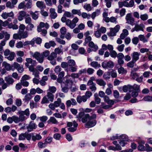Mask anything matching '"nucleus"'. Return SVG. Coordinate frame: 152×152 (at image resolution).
<instances>
[{"label": "nucleus", "instance_id": "1", "mask_svg": "<svg viewBox=\"0 0 152 152\" xmlns=\"http://www.w3.org/2000/svg\"><path fill=\"white\" fill-rule=\"evenodd\" d=\"M66 79L65 82H63L61 84V91L64 93H67L69 89L70 86L73 84V82L69 75H67L65 77Z\"/></svg>", "mask_w": 152, "mask_h": 152}, {"label": "nucleus", "instance_id": "2", "mask_svg": "<svg viewBox=\"0 0 152 152\" xmlns=\"http://www.w3.org/2000/svg\"><path fill=\"white\" fill-rule=\"evenodd\" d=\"M61 20L63 23H65L66 25L70 28L72 29L76 26V23L78 22L79 19L77 17H75L71 20L69 19H67L65 16H63L61 18Z\"/></svg>", "mask_w": 152, "mask_h": 152}, {"label": "nucleus", "instance_id": "3", "mask_svg": "<svg viewBox=\"0 0 152 152\" xmlns=\"http://www.w3.org/2000/svg\"><path fill=\"white\" fill-rule=\"evenodd\" d=\"M96 114H92L89 118L88 121L86 123L85 125L86 128H91L95 126L96 123V121L94 120L96 118Z\"/></svg>", "mask_w": 152, "mask_h": 152}, {"label": "nucleus", "instance_id": "4", "mask_svg": "<svg viewBox=\"0 0 152 152\" xmlns=\"http://www.w3.org/2000/svg\"><path fill=\"white\" fill-rule=\"evenodd\" d=\"M54 96L50 92H48L46 96H44L42 99L41 103L44 104L48 103L50 102H52L54 101Z\"/></svg>", "mask_w": 152, "mask_h": 152}, {"label": "nucleus", "instance_id": "5", "mask_svg": "<svg viewBox=\"0 0 152 152\" xmlns=\"http://www.w3.org/2000/svg\"><path fill=\"white\" fill-rule=\"evenodd\" d=\"M28 36V32L26 31H22L15 34L13 35V38L15 39L20 40L22 39H25Z\"/></svg>", "mask_w": 152, "mask_h": 152}, {"label": "nucleus", "instance_id": "6", "mask_svg": "<svg viewBox=\"0 0 152 152\" xmlns=\"http://www.w3.org/2000/svg\"><path fill=\"white\" fill-rule=\"evenodd\" d=\"M17 114H19L20 115L19 118L20 122H22L25 119V117L24 115L27 116L29 115L30 113L28 108L26 109L25 111H19L17 113Z\"/></svg>", "mask_w": 152, "mask_h": 152}, {"label": "nucleus", "instance_id": "7", "mask_svg": "<svg viewBox=\"0 0 152 152\" xmlns=\"http://www.w3.org/2000/svg\"><path fill=\"white\" fill-rule=\"evenodd\" d=\"M33 57L34 58L40 63H42L43 62L44 58L41 53L36 52L32 55Z\"/></svg>", "mask_w": 152, "mask_h": 152}, {"label": "nucleus", "instance_id": "8", "mask_svg": "<svg viewBox=\"0 0 152 152\" xmlns=\"http://www.w3.org/2000/svg\"><path fill=\"white\" fill-rule=\"evenodd\" d=\"M114 66V64L112 61H104L103 62L102 64V67L105 69H108L113 68Z\"/></svg>", "mask_w": 152, "mask_h": 152}, {"label": "nucleus", "instance_id": "9", "mask_svg": "<svg viewBox=\"0 0 152 152\" xmlns=\"http://www.w3.org/2000/svg\"><path fill=\"white\" fill-rule=\"evenodd\" d=\"M31 134L28 132L21 134L19 136L18 140H23L26 139L28 140H30L31 138Z\"/></svg>", "mask_w": 152, "mask_h": 152}, {"label": "nucleus", "instance_id": "10", "mask_svg": "<svg viewBox=\"0 0 152 152\" xmlns=\"http://www.w3.org/2000/svg\"><path fill=\"white\" fill-rule=\"evenodd\" d=\"M120 26L119 25H117L114 28H111L110 29V33H108V35L110 36H115L116 33L120 29Z\"/></svg>", "mask_w": 152, "mask_h": 152}, {"label": "nucleus", "instance_id": "11", "mask_svg": "<svg viewBox=\"0 0 152 152\" xmlns=\"http://www.w3.org/2000/svg\"><path fill=\"white\" fill-rule=\"evenodd\" d=\"M126 23L133 26L134 25V18L132 16L130 13L127 14L126 17Z\"/></svg>", "mask_w": 152, "mask_h": 152}, {"label": "nucleus", "instance_id": "12", "mask_svg": "<svg viewBox=\"0 0 152 152\" xmlns=\"http://www.w3.org/2000/svg\"><path fill=\"white\" fill-rule=\"evenodd\" d=\"M30 15L26 13L25 11H22L19 12V15L18 16V20L20 21H22L23 19V18L26 17Z\"/></svg>", "mask_w": 152, "mask_h": 152}, {"label": "nucleus", "instance_id": "13", "mask_svg": "<svg viewBox=\"0 0 152 152\" xmlns=\"http://www.w3.org/2000/svg\"><path fill=\"white\" fill-rule=\"evenodd\" d=\"M26 62L25 63V65L26 66H28L31 65H36L37 64L36 61L35 60H33L31 58H27L26 59Z\"/></svg>", "mask_w": 152, "mask_h": 152}, {"label": "nucleus", "instance_id": "14", "mask_svg": "<svg viewBox=\"0 0 152 152\" xmlns=\"http://www.w3.org/2000/svg\"><path fill=\"white\" fill-rule=\"evenodd\" d=\"M140 53L137 52H134L131 54L132 60L134 62H136L139 59Z\"/></svg>", "mask_w": 152, "mask_h": 152}, {"label": "nucleus", "instance_id": "15", "mask_svg": "<svg viewBox=\"0 0 152 152\" xmlns=\"http://www.w3.org/2000/svg\"><path fill=\"white\" fill-rule=\"evenodd\" d=\"M144 27V25L142 23L140 24V25H136L135 27L132 29L131 31L132 32L135 31H138L140 30L143 31V28Z\"/></svg>", "mask_w": 152, "mask_h": 152}, {"label": "nucleus", "instance_id": "16", "mask_svg": "<svg viewBox=\"0 0 152 152\" xmlns=\"http://www.w3.org/2000/svg\"><path fill=\"white\" fill-rule=\"evenodd\" d=\"M37 127V126L36 124L34 122L31 121L30 122L28 126L27 127V129L28 131L31 132L33 129H35Z\"/></svg>", "mask_w": 152, "mask_h": 152}, {"label": "nucleus", "instance_id": "17", "mask_svg": "<svg viewBox=\"0 0 152 152\" xmlns=\"http://www.w3.org/2000/svg\"><path fill=\"white\" fill-rule=\"evenodd\" d=\"M74 127H71L68 129V130L70 132H74L76 131L77 129L78 124L75 121H73Z\"/></svg>", "mask_w": 152, "mask_h": 152}, {"label": "nucleus", "instance_id": "18", "mask_svg": "<svg viewBox=\"0 0 152 152\" xmlns=\"http://www.w3.org/2000/svg\"><path fill=\"white\" fill-rule=\"evenodd\" d=\"M56 45L55 42L53 41H50L49 42H46L45 43L44 46L47 48H50L51 47H54Z\"/></svg>", "mask_w": 152, "mask_h": 152}, {"label": "nucleus", "instance_id": "19", "mask_svg": "<svg viewBox=\"0 0 152 152\" xmlns=\"http://www.w3.org/2000/svg\"><path fill=\"white\" fill-rule=\"evenodd\" d=\"M36 4L37 6L40 9L42 10L46 8V6L44 2L42 1H37Z\"/></svg>", "mask_w": 152, "mask_h": 152}, {"label": "nucleus", "instance_id": "20", "mask_svg": "<svg viewBox=\"0 0 152 152\" xmlns=\"http://www.w3.org/2000/svg\"><path fill=\"white\" fill-rule=\"evenodd\" d=\"M104 101L107 102L108 104L113 105L114 104V101L113 100L110 99L108 96L105 95L103 97Z\"/></svg>", "mask_w": 152, "mask_h": 152}, {"label": "nucleus", "instance_id": "21", "mask_svg": "<svg viewBox=\"0 0 152 152\" xmlns=\"http://www.w3.org/2000/svg\"><path fill=\"white\" fill-rule=\"evenodd\" d=\"M5 80L9 85L12 84L14 82V80L10 76L6 77H5Z\"/></svg>", "mask_w": 152, "mask_h": 152}, {"label": "nucleus", "instance_id": "22", "mask_svg": "<svg viewBox=\"0 0 152 152\" xmlns=\"http://www.w3.org/2000/svg\"><path fill=\"white\" fill-rule=\"evenodd\" d=\"M77 102L79 103H81L82 101L85 102L87 100V98L84 95L82 96H78L77 98Z\"/></svg>", "mask_w": 152, "mask_h": 152}, {"label": "nucleus", "instance_id": "23", "mask_svg": "<svg viewBox=\"0 0 152 152\" xmlns=\"http://www.w3.org/2000/svg\"><path fill=\"white\" fill-rule=\"evenodd\" d=\"M50 17L51 18L54 19L57 16V14L55 12V10L53 8H51L50 9Z\"/></svg>", "mask_w": 152, "mask_h": 152}, {"label": "nucleus", "instance_id": "24", "mask_svg": "<svg viewBox=\"0 0 152 152\" xmlns=\"http://www.w3.org/2000/svg\"><path fill=\"white\" fill-rule=\"evenodd\" d=\"M47 123L50 124L51 123L53 124H57L58 123L57 120L53 117H51L47 121Z\"/></svg>", "mask_w": 152, "mask_h": 152}, {"label": "nucleus", "instance_id": "25", "mask_svg": "<svg viewBox=\"0 0 152 152\" xmlns=\"http://www.w3.org/2000/svg\"><path fill=\"white\" fill-rule=\"evenodd\" d=\"M31 134L32 140L34 141H35L36 140H39L42 139L41 136L39 134H37L35 135H34L33 133Z\"/></svg>", "mask_w": 152, "mask_h": 152}, {"label": "nucleus", "instance_id": "26", "mask_svg": "<svg viewBox=\"0 0 152 152\" xmlns=\"http://www.w3.org/2000/svg\"><path fill=\"white\" fill-rule=\"evenodd\" d=\"M90 65L91 66L95 69L99 68L101 66L100 64L99 63H98L96 61H91V62L90 64Z\"/></svg>", "mask_w": 152, "mask_h": 152}, {"label": "nucleus", "instance_id": "27", "mask_svg": "<svg viewBox=\"0 0 152 152\" xmlns=\"http://www.w3.org/2000/svg\"><path fill=\"white\" fill-rule=\"evenodd\" d=\"M61 34L60 35V37L61 39H64L65 38V35L66 31V30L65 27H62L60 30Z\"/></svg>", "mask_w": 152, "mask_h": 152}, {"label": "nucleus", "instance_id": "28", "mask_svg": "<svg viewBox=\"0 0 152 152\" xmlns=\"http://www.w3.org/2000/svg\"><path fill=\"white\" fill-rule=\"evenodd\" d=\"M88 46L91 48L94 51H96L98 49V46L95 45L92 41H91L89 43Z\"/></svg>", "mask_w": 152, "mask_h": 152}, {"label": "nucleus", "instance_id": "29", "mask_svg": "<svg viewBox=\"0 0 152 152\" xmlns=\"http://www.w3.org/2000/svg\"><path fill=\"white\" fill-rule=\"evenodd\" d=\"M91 117L89 114H86L82 118L81 121L83 123H86L87 120L89 119L90 117Z\"/></svg>", "mask_w": 152, "mask_h": 152}, {"label": "nucleus", "instance_id": "30", "mask_svg": "<svg viewBox=\"0 0 152 152\" xmlns=\"http://www.w3.org/2000/svg\"><path fill=\"white\" fill-rule=\"evenodd\" d=\"M119 7L121 8L123 6L127 7L128 2L126 1H119L118 3Z\"/></svg>", "mask_w": 152, "mask_h": 152}, {"label": "nucleus", "instance_id": "31", "mask_svg": "<svg viewBox=\"0 0 152 152\" xmlns=\"http://www.w3.org/2000/svg\"><path fill=\"white\" fill-rule=\"evenodd\" d=\"M138 38H139L140 41H142L143 43L147 42L148 41V39L145 38V36L143 35H139Z\"/></svg>", "mask_w": 152, "mask_h": 152}, {"label": "nucleus", "instance_id": "32", "mask_svg": "<svg viewBox=\"0 0 152 152\" xmlns=\"http://www.w3.org/2000/svg\"><path fill=\"white\" fill-rule=\"evenodd\" d=\"M96 83L98 84L100 86H104L106 84L105 82L101 79L96 80Z\"/></svg>", "mask_w": 152, "mask_h": 152}, {"label": "nucleus", "instance_id": "33", "mask_svg": "<svg viewBox=\"0 0 152 152\" xmlns=\"http://www.w3.org/2000/svg\"><path fill=\"white\" fill-rule=\"evenodd\" d=\"M100 13V11L99 10H97L95 12H93L91 15V17L92 19H94L95 17L98 16Z\"/></svg>", "mask_w": 152, "mask_h": 152}, {"label": "nucleus", "instance_id": "34", "mask_svg": "<svg viewBox=\"0 0 152 152\" xmlns=\"http://www.w3.org/2000/svg\"><path fill=\"white\" fill-rule=\"evenodd\" d=\"M81 16L83 18H87L89 19L91 17V15L88 14L86 12H83L81 13Z\"/></svg>", "mask_w": 152, "mask_h": 152}, {"label": "nucleus", "instance_id": "35", "mask_svg": "<svg viewBox=\"0 0 152 152\" xmlns=\"http://www.w3.org/2000/svg\"><path fill=\"white\" fill-rule=\"evenodd\" d=\"M77 66L76 65L75 66H72L69 67V69H66V71L68 72L69 70V71L72 72H75L77 70Z\"/></svg>", "mask_w": 152, "mask_h": 152}, {"label": "nucleus", "instance_id": "36", "mask_svg": "<svg viewBox=\"0 0 152 152\" xmlns=\"http://www.w3.org/2000/svg\"><path fill=\"white\" fill-rule=\"evenodd\" d=\"M32 98L31 95L30 93H28L25 95L23 100L26 101H28L31 99Z\"/></svg>", "mask_w": 152, "mask_h": 152}, {"label": "nucleus", "instance_id": "37", "mask_svg": "<svg viewBox=\"0 0 152 152\" xmlns=\"http://www.w3.org/2000/svg\"><path fill=\"white\" fill-rule=\"evenodd\" d=\"M9 56L7 57V58L9 60L12 61L14 59L15 56V53L14 52H11Z\"/></svg>", "mask_w": 152, "mask_h": 152}, {"label": "nucleus", "instance_id": "38", "mask_svg": "<svg viewBox=\"0 0 152 152\" xmlns=\"http://www.w3.org/2000/svg\"><path fill=\"white\" fill-rule=\"evenodd\" d=\"M68 66H75L76 65V63L75 61L72 59H70L67 61Z\"/></svg>", "mask_w": 152, "mask_h": 152}, {"label": "nucleus", "instance_id": "39", "mask_svg": "<svg viewBox=\"0 0 152 152\" xmlns=\"http://www.w3.org/2000/svg\"><path fill=\"white\" fill-rule=\"evenodd\" d=\"M3 64L4 66L5 69L7 71H9L11 70V67L10 64L7 63L6 62H4Z\"/></svg>", "mask_w": 152, "mask_h": 152}, {"label": "nucleus", "instance_id": "40", "mask_svg": "<svg viewBox=\"0 0 152 152\" xmlns=\"http://www.w3.org/2000/svg\"><path fill=\"white\" fill-rule=\"evenodd\" d=\"M72 13L73 15L77 14L79 16H81V12L80 10L73 9L72 10Z\"/></svg>", "mask_w": 152, "mask_h": 152}, {"label": "nucleus", "instance_id": "41", "mask_svg": "<svg viewBox=\"0 0 152 152\" xmlns=\"http://www.w3.org/2000/svg\"><path fill=\"white\" fill-rule=\"evenodd\" d=\"M111 74L109 72H105L103 75V78L105 80H107L110 78Z\"/></svg>", "mask_w": 152, "mask_h": 152}, {"label": "nucleus", "instance_id": "42", "mask_svg": "<svg viewBox=\"0 0 152 152\" xmlns=\"http://www.w3.org/2000/svg\"><path fill=\"white\" fill-rule=\"evenodd\" d=\"M37 13V11H35L34 12H31L30 14L31 15L32 18L33 19L36 20L38 18V14Z\"/></svg>", "mask_w": 152, "mask_h": 152}, {"label": "nucleus", "instance_id": "43", "mask_svg": "<svg viewBox=\"0 0 152 152\" xmlns=\"http://www.w3.org/2000/svg\"><path fill=\"white\" fill-rule=\"evenodd\" d=\"M94 100L95 102L97 104H99L101 102V99L98 97L97 94H94Z\"/></svg>", "mask_w": 152, "mask_h": 152}, {"label": "nucleus", "instance_id": "44", "mask_svg": "<svg viewBox=\"0 0 152 152\" xmlns=\"http://www.w3.org/2000/svg\"><path fill=\"white\" fill-rule=\"evenodd\" d=\"M63 16L68 18H72L74 17L72 13L68 11H66L64 14Z\"/></svg>", "mask_w": 152, "mask_h": 152}, {"label": "nucleus", "instance_id": "45", "mask_svg": "<svg viewBox=\"0 0 152 152\" xmlns=\"http://www.w3.org/2000/svg\"><path fill=\"white\" fill-rule=\"evenodd\" d=\"M141 101L144 100L147 102H152V96H149L144 97L143 99L141 100Z\"/></svg>", "mask_w": 152, "mask_h": 152}, {"label": "nucleus", "instance_id": "46", "mask_svg": "<svg viewBox=\"0 0 152 152\" xmlns=\"http://www.w3.org/2000/svg\"><path fill=\"white\" fill-rule=\"evenodd\" d=\"M56 90V87L54 86H50L48 91H49V92H50L53 94L55 93Z\"/></svg>", "mask_w": 152, "mask_h": 152}, {"label": "nucleus", "instance_id": "47", "mask_svg": "<svg viewBox=\"0 0 152 152\" xmlns=\"http://www.w3.org/2000/svg\"><path fill=\"white\" fill-rule=\"evenodd\" d=\"M20 83L23 86L27 87L28 86L29 83L26 80H21Z\"/></svg>", "mask_w": 152, "mask_h": 152}, {"label": "nucleus", "instance_id": "48", "mask_svg": "<svg viewBox=\"0 0 152 152\" xmlns=\"http://www.w3.org/2000/svg\"><path fill=\"white\" fill-rule=\"evenodd\" d=\"M61 103V100L60 98H58L57 99V100L55 101L53 103L55 105V106L56 107H57L59 106L60 104Z\"/></svg>", "mask_w": 152, "mask_h": 152}, {"label": "nucleus", "instance_id": "49", "mask_svg": "<svg viewBox=\"0 0 152 152\" xmlns=\"http://www.w3.org/2000/svg\"><path fill=\"white\" fill-rule=\"evenodd\" d=\"M118 72L119 74H126L127 73V70H125L123 67H121L118 69Z\"/></svg>", "mask_w": 152, "mask_h": 152}, {"label": "nucleus", "instance_id": "50", "mask_svg": "<svg viewBox=\"0 0 152 152\" xmlns=\"http://www.w3.org/2000/svg\"><path fill=\"white\" fill-rule=\"evenodd\" d=\"M46 145L47 144L45 142L43 143L42 142H40L38 144V146L40 148H45L46 146Z\"/></svg>", "mask_w": 152, "mask_h": 152}, {"label": "nucleus", "instance_id": "51", "mask_svg": "<svg viewBox=\"0 0 152 152\" xmlns=\"http://www.w3.org/2000/svg\"><path fill=\"white\" fill-rule=\"evenodd\" d=\"M140 18L143 21H145L148 18V15L147 14L141 15H140Z\"/></svg>", "mask_w": 152, "mask_h": 152}, {"label": "nucleus", "instance_id": "52", "mask_svg": "<svg viewBox=\"0 0 152 152\" xmlns=\"http://www.w3.org/2000/svg\"><path fill=\"white\" fill-rule=\"evenodd\" d=\"M83 7L84 9L88 11H90L91 10V7L89 4L84 5Z\"/></svg>", "mask_w": 152, "mask_h": 152}, {"label": "nucleus", "instance_id": "53", "mask_svg": "<svg viewBox=\"0 0 152 152\" xmlns=\"http://www.w3.org/2000/svg\"><path fill=\"white\" fill-rule=\"evenodd\" d=\"M32 5V0H29L27 2L25 5V7L28 9L31 8Z\"/></svg>", "mask_w": 152, "mask_h": 152}, {"label": "nucleus", "instance_id": "54", "mask_svg": "<svg viewBox=\"0 0 152 152\" xmlns=\"http://www.w3.org/2000/svg\"><path fill=\"white\" fill-rule=\"evenodd\" d=\"M8 21H11V19L10 18H8L7 19V20H6L4 22H3L2 20V25L3 26L6 27L7 26H8L9 24Z\"/></svg>", "mask_w": 152, "mask_h": 152}, {"label": "nucleus", "instance_id": "55", "mask_svg": "<svg viewBox=\"0 0 152 152\" xmlns=\"http://www.w3.org/2000/svg\"><path fill=\"white\" fill-rule=\"evenodd\" d=\"M50 53L49 51L48 50H45L41 53L44 58L45 57H48L50 55Z\"/></svg>", "mask_w": 152, "mask_h": 152}, {"label": "nucleus", "instance_id": "56", "mask_svg": "<svg viewBox=\"0 0 152 152\" xmlns=\"http://www.w3.org/2000/svg\"><path fill=\"white\" fill-rule=\"evenodd\" d=\"M110 55L112 57L115 58L117 56V53L113 50L110 51Z\"/></svg>", "mask_w": 152, "mask_h": 152}, {"label": "nucleus", "instance_id": "57", "mask_svg": "<svg viewBox=\"0 0 152 152\" xmlns=\"http://www.w3.org/2000/svg\"><path fill=\"white\" fill-rule=\"evenodd\" d=\"M135 62L132 60L131 61L127 63V66L130 68H133L134 66V64Z\"/></svg>", "mask_w": 152, "mask_h": 152}, {"label": "nucleus", "instance_id": "58", "mask_svg": "<svg viewBox=\"0 0 152 152\" xmlns=\"http://www.w3.org/2000/svg\"><path fill=\"white\" fill-rule=\"evenodd\" d=\"M94 70L91 68H88L86 69V72L88 75H92L94 73Z\"/></svg>", "mask_w": 152, "mask_h": 152}, {"label": "nucleus", "instance_id": "59", "mask_svg": "<svg viewBox=\"0 0 152 152\" xmlns=\"http://www.w3.org/2000/svg\"><path fill=\"white\" fill-rule=\"evenodd\" d=\"M139 41L138 37H134L132 39V42L133 43L134 45H137Z\"/></svg>", "mask_w": 152, "mask_h": 152}, {"label": "nucleus", "instance_id": "60", "mask_svg": "<svg viewBox=\"0 0 152 152\" xmlns=\"http://www.w3.org/2000/svg\"><path fill=\"white\" fill-rule=\"evenodd\" d=\"M25 28V26L24 24H20L19 26V29L18 32L24 31Z\"/></svg>", "mask_w": 152, "mask_h": 152}, {"label": "nucleus", "instance_id": "61", "mask_svg": "<svg viewBox=\"0 0 152 152\" xmlns=\"http://www.w3.org/2000/svg\"><path fill=\"white\" fill-rule=\"evenodd\" d=\"M91 36L88 37H86L85 39V42L84 43V45H86V44L88 42H91Z\"/></svg>", "mask_w": 152, "mask_h": 152}, {"label": "nucleus", "instance_id": "62", "mask_svg": "<svg viewBox=\"0 0 152 152\" xmlns=\"http://www.w3.org/2000/svg\"><path fill=\"white\" fill-rule=\"evenodd\" d=\"M55 53L57 54H60L61 53L62 54H63V51L62 50L60 49L59 48H57L55 49L54 50Z\"/></svg>", "mask_w": 152, "mask_h": 152}, {"label": "nucleus", "instance_id": "63", "mask_svg": "<svg viewBox=\"0 0 152 152\" xmlns=\"http://www.w3.org/2000/svg\"><path fill=\"white\" fill-rule=\"evenodd\" d=\"M61 137V135L60 134L56 133L53 136V137L56 140H59Z\"/></svg>", "mask_w": 152, "mask_h": 152}, {"label": "nucleus", "instance_id": "64", "mask_svg": "<svg viewBox=\"0 0 152 152\" xmlns=\"http://www.w3.org/2000/svg\"><path fill=\"white\" fill-rule=\"evenodd\" d=\"M145 151L147 152L152 151V147H150L148 144H145Z\"/></svg>", "mask_w": 152, "mask_h": 152}]
</instances>
